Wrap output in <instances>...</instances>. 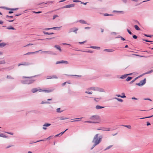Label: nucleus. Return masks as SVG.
Masks as SVG:
<instances>
[{
    "instance_id": "nucleus-3",
    "label": "nucleus",
    "mask_w": 153,
    "mask_h": 153,
    "mask_svg": "<svg viewBox=\"0 0 153 153\" xmlns=\"http://www.w3.org/2000/svg\"><path fill=\"white\" fill-rule=\"evenodd\" d=\"M146 82V79L145 78L143 80L140 81V82L136 84V85L141 86L144 85Z\"/></svg>"
},
{
    "instance_id": "nucleus-13",
    "label": "nucleus",
    "mask_w": 153,
    "mask_h": 153,
    "mask_svg": "<svg viewBox=\"0 0 153 153\" xmlns=\"http://www.w3.org/2000/svg\"><path fill=\"white\" fill-rule=\"evenodd\" d=\"M41 51V50H39V51H35V52H28L27 53L25 54L24 55H30V54H34V53H37V52H39V51Z\"/></svg>"
},
{
    "instance_id": "nucleus-11",
    "label": "nucleus",
    "mask_w": 153,
    "mask_h": 153,
    "mask_svg": "<svg viewBox=\"0 0 153 153\" xmlns=\"http://www.w3.org/2000/svg\"><path fill=\"white\" fill-rule=\"evenodd\" d=\"M53 78L57 79L58 78V77L56 75L48 76L47 77V79H49Z\"/></svg>"
},
{
    "instance_id": "nucleus-31",
    "label": "nucleus",
    "mask_w": 153,
    "mask_h": 153,
    "mask_svg": "<svg viewBox=\"0 0 153 153\" xmlns=\"http://www.w3.org/2000/svg\"><path fill=\"white\" fill-rule=\"evenodd\" d=\"M6 45V44L4 43L3 42L0 43V47L2 48L4 46Z\"/></svg>"
},
{
    "instance_id": "nucleus-22",
    "label": "nucleus",
    "mask_w": 153,
    "mask_h": 153,
    "mask_svg": "<svg viewBox=\"0 0 153 153\" xmlns=\"http://www.w3.org/2000/svg\"><path fill=\"white\" fill-rule=\"evenodd\" d=\"M104 107L101 106L99 105H97L96 106V108L97 109H100L103 108Z\"/></svg>"
},
{
    "instance_id": "nucleus-60",
    "label": "nucleus",
    "mask_w": 153,
    "mask_h": 153,
    "mask_svg": "<svg viewBox=\"0 0 153 153\" xmlns=\"http://www.w3.org/2000/svg\"><path fill=\"white\" fill-rule=\"evenodd\" d=\"M112 15H109L108 13H105L104 14V16H112Z\"/></svg>"
},
{
    "instance_id": "nucleus-29",
    "label": "nucleus",
    "mask_w": 153,
    "mask_h": 153,
    "mask_svg": "<svg viewBox=\"0 0 153 153\" xmlns=\"http://www.w3.org/2000/svg\"><path fill=\"white\" fill-rule=\"evenodd\" d=\"M116 96L117 97H121V98H126V96L125 95H124V96H121V95H120V94H117L116 95Z\"/></svg>"
},
{
    "instance_id": "nucleus-28",
    "label": "nucleus",
    "mask_w": 153,
    "mask_h": 153,
    "mask_svg": "<svg viewBox=\"0 0 153 153\" xmlns=\"http://www.w3.org/2000/svg\"><path fill=\"white\" fill-rule=\"evenodd\" d=\"M113 12L114 13H123V11H117V10H114L113 11Z\"/></svg>"
},
{
    "instance_id": "nucleus-59",
    "label": "nucleus",
    "mask_w": 153,
    "mask_h": 153,
    "mask_svg": "<svg viewBox=\"0 0 153 153\" xmlns=\"http://www.w3.org/2000/svg\"><path fill=\"white\" fill-rule=\"evenodd\" d=\"M51 29H52V28H46L44 29V30H46Z\"/></svg>"
},
{
    "instance_id": "nucleus-37",
    "label": "nucleus",
    "mask_w": 153,
    "mask_h": 153,
    "mask_svg": "<svg viewBox=\"0 0 153 153\" xmlns=\"http://www.w3.org/2000/svg\"><path fill=\"white\" fill-rule=\"evenodd\" d=\"M134 27L137 30H140V28L137 25H135Z\"/></svg>"
},
{
    "instance_id": "nucleus-17",
    "label": "nucleus",
    "mask_w": 153,
    "mask_h": 153,
    "mask_svg": "<svg viewBox=\"0 0 153 153\" xmlns=\"http://www.w3.org/2000/svg\"><path fill=\"white\" fill-rule=\"evenodd\" d=\"M96 89H94V91H97L100 92H103L104 91V89L100 88H99L98 87H97Z\"/></svg>"
},
{
    "instance_id": "nucleus-50",
    "label": "nucleus",
    "mask_w": 153,
    "mask_h": 153,
    "mask_svg": "<svg viewBox=\"0 0 153 153\" xmlns=\"http://www.w3.org/2000/svg\"><path fill=\"white\" fill-rule=\"evenodd\" d=\"M7 79H13V78L11 77V76H10L7 75Z\"/></svg>"
},
{
    "instance_id": "nucleus-52",
    "label": "nucleus",
    "mask_w": 153,
    "mask_h": 153,
    "mask_svg": "<svg viewBox=\"0 0 153 153\" xmlns=\"http://www.w3.org/2000/svg\"><path fill=\"white\" fill-rule=\"evenodd\" d=\"M87 42V41L86 40H85L84 41H83L82 42H79V44H84V43H85V42Z\"/></svg>"
},
{
    "instance_id": "nucleus-43",
    "label": "nucleus",
    "mask_w": 153,
    "mask_h": 153,
    "mask_svg": "<svg viewBox=\"0 0 153 153\" xmlns=\"http://www.w3.org/2000/svg\"><path fill=\"white\" fill-rule=\"evenodd\" d=\"M96 88L97 87H91L89 88H88V89L89 90H94V89H96Z\"/></svg>"
},
{
    "instance_id": "nucleus-47",
    "label": "nucleus",
    "mask_w": 153,
    "mask_h": 153,
    "mask_svg": "<svg viewBox=\"0 0 153 153\" xmlns=\"http://www.w3.org/2000/svg\"><path fill=\"white\" fill-rule=\"evenodd\" d=\"M60 108H59L56 109V111L60 113L62 112V111H60Z\"/></svg>"
},
{
    "instance_id": "nucleus-63",
    "label": "nucleus",
    "mask_w": 153,
    "mask_h": 153,
    "mask_svg": "<svg viewBox=\"0 0 153 153\" xmlns=\"http://www.w3.org/2000/svg\"><path fill=\"white\" fill-rule=\"evenodd\" d=\"M96 145H95V144H94L93 145L92 147H91V150H92L93 148L96 146Z\"/></svg>"
},
{
    "instance_id": "nucleus-26",
    "label": "nucleus",
    "mask_w": 153,
    "mask_h": 153,
    "mask_svg": "<svg viewBox=\"0 0 153 153\" xmlns=\"http://www.w3.org/2000/svg\"><path fill=\"white\" fill-rule=\"evenodd\" d=\"M153 72V70H150V71H148L147 72H146V73H145L144 74H143L142 75V76L143 75L145 74H150V73H152Z\"/></svg>"
},
{
    "instance_id": "nucleus-54",
    "label": "nucleus",
    "mask_w": 153,
    "mask_h": 153,
    "mask_svg": "<svg viewBox=\"0 0 153 153\" xmlns=\"http://www.w3.org/2000/svg\"><path fill=\"white\" fill-rule=\"evenodd\" d=\"M85 93H87V94H92V92H89V91H85Z\"/></svg>"
},
{
    "instance_id": "nucleus-39",
    "label": "nucleus",
    "mask_w": 153,
    "mask_h": 153,
    "mask_svg": "<svg viewBox=\"0 0 153 153\" xmlns=\"http://www.w3.org/2000/svg\"><path fill=\"white\" fill-rule=\"evenodd\" d=\"M0 137L4 138H7V137L6 136L2 134H0Z\"/></svg>"
},
{
    "instance_id": "nucleus-41",
    "label": "nucleus",
    "mask_w": 153,
    "mask_h": 153,
    "mask_svg": "<svg viewBox=\"0 0 153 153\" xmlns=\"http://www.w3.org/2000/svg\"><path fill=\"white\" fill-rule=\"evenodd\" d=\"M50 102H47V101H46V102H43V101H42L41 103V104H50Z\"/></svg>"
},
{
    "instance_id": "nucleus-25",
    "label": "nucleus",
    "mask_w": 153,
    "mask_h": 153,
    "mask_svg": "<svg viewBox=\"0 0 153 153\" xmlns=\"http://www.w3.org/2000/svg\"><path fill=\"white\" fill-rule=\"evenodd\" d=\"M89 48H93V49H100V48L99 47H96V46H91Z\"/></svg>"
},
{
    "instance_id": "nucleus-30",
    "label": "nucleus",
    "mask_w": 153,
    "mask_h": 153,
    "mask_svg": "<svg viewBox=\"0 0 153 153\" xmlns=\"http://www.w3.org/2000/svg\"><path fill=\"white\" fill-rule=\"evenodd\" d=\"M68 118L67 117H60V120H65L68 119Z\"/></svg>"
},
{
    "instance_id": "nucleus-8",
    "label": "nucleus",
    "mask_w": 153,
    "mask_h": 153,
    "mask_svg": "<svg viewBox=\"0 0 153 153\" xmlns=\"http://www.w3.org/2000/svg\"><path fill=\"white\" fill-rule=\"evenodd\" d=\"M68 64V62L67 61H64V60H61V61H58L56 62V64Z\"/></svg>"
},
{
    "instance_id": "nucleus-32",
    "label": "nucleus",
    "mask_w": 153,
    "mask_h": 153,
    "mask_svg": "<svg viewBox=\"0 0 153 153\" xmlns=\"http://www.w3.org/2000/svg\"><path fill=\"white\" fill-rule=\"evenodd\" d=\"M132 77L130 76H128L127 77V78L126 79V81L127 82H128L130 81L132 79Z\"/></svg>"
},
{
    "instance_id": "nucleus-34",
    "label": "nucleus",
    "mask_w": 153,
    "mask_h": 153,
    "mask_svg": "<svg viewBox=\"0 0 153 153\" xmlns=\"http://www.w3.org/2000/svg\"><path fill=\"white\" fill-rule=\"evenodd\" d=\"M51 125V124L48 123H45L44 124V125L43 126H44L45 127H48L50 126Z\"/></svg>"
},
{
    "instance_id": "nucleus-35",
    "label": "nucleus",
    "mask_w": 153,
    "mask_h": 153,
    "mask_svg": "<svg viewBox=\"0 0 153 153\" xmlns=\"http://www.w3.org/2000/svg\"><path fill=\"white\" fill-rule=\"evenodd\" d=\"M7 29L8 30H15V29L11 26H10L7 28Z\"/></svg>"
},
{
    "instance_id": "nucleus-20",
    "label": "nucleus",
    "mask_w": 153,
    "mask_h": 153,
    "mask_svg": "<svg viewBox=\"0 0 153 153\" xmlns=\"http://www.w3.org/2000/svg\"><path fill=\"white\" fill-rule=\"evenodd\" d=\"M103 51H107L108 52H112L114 51V50L112 49H105Z\"/></svg>"
},
{
    "instance_id": "nucleus-48",
    "label": "nucleus",
    "mask_w": 153,
    "mask_h": 153,
    "mask_svg": "<svg viewBox=\"0 0 153 153\" xmlns=\"http://www.w3.org/2000/svg\"><path fill=\"white\" fill-rule=\"evenodd\" d=\"M127 30L128 33L130 35H131L132 34V33L131 32V31L128 30V29H127Z\"/></svg>"
},
{
    "instance_id": "nucleus-40",
    "label": "nucleus",
    "mask_w": 153,
    "mask_h": 153,
    "mask_svg": "<svg viewBox=\"0 0 153 153\" xmlns=\"http://www.w3.org/2000/svg\"><path fill=\"white\" fill-rule=\"evenodd\" d=\"M123 126L127 128L128 129H131V126L129 125H123Z\"/></svg>"
},
{
    "instance_id": "nucleus-7",
    "label": "nucleus",
    "mask_w": 153,
    "mask_h": 153,
    "mask_svg": "<svg viewBox=\"0 0 153 153\" xmlns=\"http://www.w3.org/2000/svg\"><path fill=\"white\" fill-rule=\"evenodd\" d=\"M46 53L48 54H51V55H56V53H54L52 51H42L41 52V53Z\"/></svg>"
},
{
    "instance_id": "nucleus-12",
    "label": "nucleus",
    "mask_w": 153,
    "mask_h": 153,
    "mask_svg": "<svg viewBox=\"0 0 153 153\" xmlns=\"http://www.w3.org/2000/svg\"><path fill=\"white\" fill-rule=\"evenodd\" d=\"M13 16H9L8 15H6V20L7 21H8L9 22H13V21L14 20H9V18H13Z\"/></svg>"
},
{
    "instance_id": "nucleus-53",
    "label": "nucleus",
    "mask_w": 153,
    "mask_h": 153,
    "mask_svg": "<svg viewBox=\"0 0 153 153\" xmlns=\"http://www.w3.org/2000/svg\"><path fill=\"white\" fill-rule=\"evenodd\" d=\"M68 130V129H67L64 131L61 132L60 133H59L60 135H62L66 131Z\"/></svg>"
},
{
    "instance_id": "nucleus-36",
    "label": "nucleus",
    "mask_w": 153,
    "mask_h": 153,
    "mask_svg": "<svg viewBox=\"0 0 153 153\" xmlns=\"http://www.w3.org/2000/svg\"><path fill=\"white\" fill-rule=\"evenodd\" d=\"M114 99L117 100L118 101L120 102H123V100L122 99L117 97H115Z\"/></svg>"
},
{
    "instance_id": "nucleus-56",
    "label": "nucleus",
    "mask_w": 153,
    "mask_h": 153,
    "mask_svg": "<svg viewBox=\"0 0 153 153\" xmlns=\"http://www.w3.org/2000/svg\"><path fill=\"white\" fill-rule=\"evenodd\" d=\"M83 51L89 53H92L93 52V51Z\"/></svg>"
},
{
    "instance_id": "nucleus-23",
    "label": "nucleus",
    "mask_w": 153,
    "mask_h": 153,
    "mask_svg": "<svg viewBox=\"0 0 153 153\" xmlns=\"http://www.w3.org/2000/svg\"><path fill=\"white\" fill-rule=\"evenodd\" d=\"M42 91H44L45 92L49 93V92H52L53 91V90H51V89H50V90H42Z\"/></svg>"
},
{
    "instance_id": "nucleus-19",
    "label": "nucleus",
    "mask_w": 153,
    "mask_h": 153,
    "mask_svg": "<svg viewBox=\"0 0 153 153\" xmlns=\"http://www.w3.org/2000/svg\"><path fill=\"white\" fill-rule=\"evenodd\" d=\"M85 123H98L99 122L97 121H85Z\"/></svg>"
},
{
    "instance_id": "nucleus-1",
    "label": "nucleus",
    "mask_w": 153,
    "mask_h": 153,
    "mask_svg": "<svg viewBox=\"0 0 153 153\" xmlns=\"http://www.w3.org/2000/svg\"><path fill=\"white\" fill-rule=\"evenodd\" d=\"M99 134H96L94 136L92 142L95 144V145H97L99 144L101 142L102 137L100 135L98 137Z\"/></svg>"
},
{
    "instance_id": "nucleus-42",
    "label": "nucleus",
    "mask_w": 153,
    "mask_h": 153,
    "mask_svg": "<svg viewBox=\"0 0 153 153\" xmlns=\"http://www.w3.org/2000/svg\"><path fill=\"white\" fill-rule=\"evenodd\" d=\"M101 98H94V100L96 102H98L99 100L101 99Z\"/></svg>"
},
{
    "instance_id": "nucleus-14",
    "label": "nucleus",
    "mask_w": 153,
    "mask_h": 153,
    "mask_svg": "<svg viewBox=\"0 0 153 153\" xmlns=\"http://www.w3.org/2000/svg\"><path fill=\"white\" fill-rule=\"evenodd\" d=\"M51 136H50L48 137L47 138H45V139H43V140H42L37 141H36V142H34L33 143H37V142H40V141H45L47 140L50 139V138H51Z\"/></svg>"
},
{
    "instance_id": "nucleus-61",
    "label": "nucleus",
    "mask_w": 153,
    "mask_h": 153,
    "mask_svg": "<svg viewBox=\"0 0 153 153\" xmlns=\"http://www.w3.org/2000/svg\"><path fill=\"white\" fill-rule=\"evenodd\" d=\"M144 99L145 100H149L150 101H152V100L149 98H144Z\"/></svg>"
},
{
    "instance_id": "nucleus-5",
    "label": "nucleus",
    "mask_w": 153,
    "mask_h": 153,
    "mask_svg": "<svg viewBox=\"0 0 153 153\" xmlns=\"http://www.w3.org/2000/svg\"><path fill=\"white\" fill-rule=\"evenodd\" d=\"M90 119L92 120L97 121L99 120L100 117L98 115H94L91 116Z\"/></svg>"
},
{
    "instance_id": "nucleus-57",
    "label": "nucleus",
    "mask_w": 153,
    "mask_h": 153,
    "mask_svg": "<svg viewBox=\"0 0 153 153\" xmlns=\"http://www.w3.org/2000/svg\"><path fill=\"white\" fill-rule=\"evenodd\" d=\"M42 12V11H38V12H35V11H34L33 12V13H36V14H38V13H41Z\"/></svg>"
},
{
    "instance_id": "nucleus-9",
    "label": "nucleus",
    "mask_w": 153,
    "mask_h": 153,
    "mask_svg": "<svg viewBox=\"0 0 153 153\" xmlns=\"http://www.w3.org/2000/svg\"><path fill=\"white\" fill-rule=\"evenodd\" d=\"M38 91H39V92H41L42 91L41 89H37L36 88H35L32 89L31 91L33 93H34L37 92Z\"/></svg>"
},
{
    "instance_id": "nucleus-6",
    "label": "nucleus",
    "mask_w": 153,
    "mask_h": 153,
    "mask_svg": "<svg viewBox=\"0 0 153 153\" xmlns=\"http://www.w3.org/2000/svg\"><path fill=\"white\" fill-rule=\"evenodd\" d=\"M31 64L29 62H22L21 63H19L18 64V66H19L21 65H23V66H28L30 65Z\"/></svg>"
},
{
    "instance_id": "nucleus-46",
    "label": "nucleus",
    "mask_w": 153,
    "mask_h": 153,
    "mask_svg": "<svg viewBox=\"0 0 153 153\" xmlns=\"http://www.w3.org/2000/svg\"><path fill=\"white\" fill-rule=\"evenodd\" d=\"M143 40H144V41H145L146 42H153V41H150V40H147V39H143Z\"/></svg>"
},
{
    "instance_id": "nucleus-62",
    "label": "nucleus",
    "mask_w": 153,
    "mask_h": 153,
    "mask_svg": "<svg viewBox=\"0 0 153 153\" xmlns=\"http://www.w3.org/2000/svg\"><path fill=\"white\" fill-rule=\"evenodd\" d=\"M33 45V44H32V43H29V44H27L25 46H28L29 45Z\"/></svg>"
},
{
    "instance_id": "nucleus-38",
    "label": "nucleus",
    "mask_w": 153,
    "mask_h": 153,
    "mask_svg": "<svg viewBox=\"0 0 153 153\" xmlns=\"http://www.w3.org/2000/svg\"><path fill=\"white\" fill-rule=\"evenodd\" d=\"M43 33L45 34H48V35H50V34H53V33H48V32H45V31H43Z\"/></svg>"
},
{
    "instance_id": "nucleus-4",
    "label": "nucleus",
    "mask_w": 153,
    "mask_h": 153,
    "mask_svg": "<svg viewBox=\"0 0 153 153\" xmlns=\"http://www.w3.org/2000/svg\"><path fill=\"white\" fill-rule=\"evenodd\" d=\"M78 30V28L77 27H74L70 28L69 31V33H71L73 32L76 34L77 33V31Z\"/></svg>"
},
{
    "instance_id": "nucleus-58",
    "label": "nucleus",
    "mask_w": 153,
    "mask_h": 153,
    "mask_svg": "<svg viewBox=\"0 0 153 153\" xmlns=\"http://www.w3.org/2000/svg\"><path fill=\"white\" fill-rule=\"evenodd\" d=\"M19 9L18 8H11V11H15L16 10H17Z\"/></svg>"
},
{
    "instance_id": "nucleus-33",
    "label": "nucleus",
    "mask_w": 153,
    "mask_h": 153,
    "mask_svg": "<svg viewBox=\"0 0 153 153\" xmlns=\"http://www.w3.org/2000/svg\"><path fill=\"white\" fill-rule=\"evenodd\" d=\"M60 28V27H52V29L59 30Z\"/></svg>"
},
{
    "instance_id": "nucleus-10",
    "label": "nucleus",
    "mask_w": 153,
    "mask_h": 153,
    "mask_svg": "<svg viewBox=\"0 0 153 153\" xmlns=\"http://www.w3.org/2000/svg\"><path fill=\"white\" fill-rule=\"evenodd\" d=\"M74 4H68L65 6L63 7L62 8H70L72 7H74Z\"/></svg>"
},
{
    "instance_id": "nucleus-27",
    "label": "nucleus",
    "mask_w": 153,
    "mask_h": 153,
    "mask_svg": "<svg viewBox=\"0 0 153 153\" xmlns=\"http://www.w3.org/2000/svg\"><path fill=\"white\" fill-rule=\"evenodd\" d=\"M144 35L146 37H147L152 38V37H153V35H147V34H144Z\"/></svg>"
},
{
    "instance_id": "nucleus-44",
    "label": "nucleus",
    "mask_w": 153,
    "mask_h": 153,
    "mask_svg": "<svg viewBox=\"0 0 153 153\" xmlns=\"http://www.w3.org/2000/svg\"><path fill=\"white\" fill-rule=\"evenodd\" d=\"M153 117V115L152 116H149V117H145L141 118H140V119H145V118H149L151 117Z\"/></svg>"
},
{
    "instance_id": "nucleus-49",
    "label": "nucleus",
    "mask_w": 153,
    "mask_h": 153,
    "mask_svg": "<svg viewBox=\"0 0 153 153\" xmlns=\"http://www.w3.org/2000/svg\"><path fill=\"white\" fill-rule=\"evenodd\" d=\"M73 1L74 2H80L81 1L79 0H74Z\"/></svg>"
},
{
    "instance_id": "nucleus-64",
    "label": "nucleus",
    "mask_w": 153,
    "mask_h": 153,
    "mask_svg": "<svg viewBox=\"0 0 153 153\" xmlns=\"http://www.w3.org/2000/svg\"><path fill=\"white\" fill-rule=\"evenodd\" d=\"M133 38H137V36L136 35H134L133 36Z\"/></svg>"
},
{
    "instance_id": "nucleus-18",
    "label": "nucleus",
    "mask_w": 153,
    "mask_h": 153,
    "mask_svg": "<svg viewBox=\"0 0 153 153\" xmlns=\"http://www.w3.org/2000/svg\"><path fill=\"white\" fill-rule=\"evenodd\" d=\"M54 47L56 48L60 52H62V50L61 49V48L59 46L56 45Z\"/></svg>"
},
{
    "instance_id": "nucleus-24",
    "label": "nucleus",
    "mask_w": 153,
    "mask_h": 153,
    "mask_svg": "<svg viewBox=\"0 0 153 153\" xmlns=\"http://www.w3.org/2000/svg\"><path fill=\"white\" fill-rule=\"evenodd\" d=\"M142 76V75H140V76H138V77H137L136 78H135L134 79H133V80H132V81H131L130 82V84H132L133 82H134L137 79H138V78L139 77H140V76Z\"/></svg>"
},
{
    "instance_id": "nucleus-2",
    "label": "nucleus",
    "mask_w": 153,
    "mask_h": 153,
    "mask_svg": "<svg viewBox=\"0 0 153 153\" xmlns=\"http://www.w3.org/2000/svg\"><path fill=\"white\" fill-rule=\"evenodd\" d=\"M23 77L26 78V79L21 80V83L23 84H30L33 83L35 81V80L32 79V77L23 76Z\"/></svg>"
},
{
    "instance_id": "nucleus-21",
    "label": "nucleus",
    "mask_w": 153,
    "mask_h": 153,
    "mask_svg": "<svg viewBox=\"0 0 153 153\" xmlns=\"http://www.w3.org/2000/svg\"><path fill=\"white\" fill-rule=\"evenodd\" d=\"M127 75H126V74H125L123 75H122L120 77H117L118 78H119L120 79H124L126 78V77L127 76Z\"/></svg>"
},
{
    "instance_id": "nucleus-16",
    "label": "nucleus",
    "mask_w": 153,
    "mask_h": 153,
    "mask_svg": "<svg viewBox=\"0 0 153 153\" xmlns=\"http://www.w3.org/2000/svg\"><path fill=\"white\" fill-rule=\"evenodd\" d=\"M110 128L102 127V131H110Z\"/></svg>"
},
{
    "instance_id": "nucleus-55",
    "label": "nucleus",
    "mask_w": 153,
    "mask_h": 153,
    "mask_svg": "<svg viewBox=\"0 0 153 153\" xmlns=\"http://www.w3.org/2000/svg\"><path fill=\"white\" fill-rule=\"evenodd\" d=\"M5 63V62L4 60L1 61L0 62V64H3Z\"/></svg>"
},
{
    "instance_id": "nucleus-45",
    "label": "nucleus",
    "mask_w": 153,
    "mask_h": 153,
    "mask_svg": "<svg viewBox=\"0 0 153 153\" xmlns=\"http://www.w3.org/2000/svg\"><path fill=\"white\" fill-rule=\"evenodd\" d=\"M112 146H113L112 145H110V146L107 147V148L105 149V150H108V149H110Z\"/></svg>"
},
{
    "instance_id": "nucleus-51",
    "label": "nucleus",
    "mask_w": 153,
    "mask_h": 153,
    "mask_svg": "<svg viewBox=\"0 0 153 153\" xmlns=\"http://www.w3.org/2000/svg\"><path fill=\"white\" fill-rule=\"evenodd\" d=\"M58 17V16L57 15H55L53 16V19H54L56 17Z\"/></svg>"
},
{
    "instance_id": "nucleus-15",
    "label": "nucleus",
    "mask_w": 153,
    "mask_h": 153,
    "mask_svg": "<svg viewBox=\"0 0 153 153\" xmlns=\"http://www.w3.org/2000/svg\"><path fill=\"white\" fill-rule=\"evenodd\" d=\"M79 22V23H81V24H88L85 21V20H82V19H81V20H80L78 21H77L76 22Z\"/></svg>"
}]
</instances>
